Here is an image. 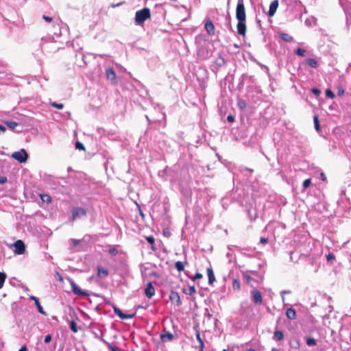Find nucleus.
<instances>
[{"instance_id": "052dcab7", "label": "nucleus", "mask_w": 351, "mask_h": 351, "mask_svg": "<svg viewBox=\"0 0 351 351\" xmlns=\"http://www.w3.org/2000/svg\"><path fill=\"white\" fill-rule=\"evenodd\" d=\"M120 5H121V3H117L116 5H112V7L115 8V7L119 6Z\"/></svg>"}, {"instance_id": "603ef678", "label": "nucleus", "mask_w": 351, "mask_h": 351, "mask_svg": "<svg viewBox=\"0 0 351 351\" xmlns=\"http://www.w3.org/2000/svg\"><path fill=\"white\" fill-rule=\"evenodd\" d=\"M71 241L72 242V243L74 246H77L80 243V240H77L75 239H71Z\"/></svg>"}, {"instance_id": "58836bf2", "label": "nucleus", "mask_w": 351, "mask_h": 351, "mask_svg": "<svg viewBox=\"0 0 351 351\" xmlns=\"http://www.w3.org/2000/svg\"><path fill=\"white\" fill-rule=\"evenodd\" d=\"M108 253L112 256H115L118 253V251L117 249L115 248H110L109 250H108Z\"/></svg>"}, {"instance_id": "f3484780", "label": "nucleus", "mask_w": 351, "mask_h": 351, "mask_svg": "<svg viewBox=\"0 0 351 351\" xmlns=\"http://www.w3.org/2000/svg\"><path fill=\"white\" fill-rule=\"evenodd\" d=\"M207 275L208 277V283L209 285H212L215 281V277L211 267L207 268Z\"/></svg>"}, {"instance_id": "6e6d98bb", "label": "nucleus", "mask_w": 351, "mask_h": 351, "mask_svg": "<svg viewBox=\"0 0 351 351\" xmlns=\"http://www.w3.org/2000/svg\"><path fill=\"white\" fill-rule=\"evenodd\" d=\"M6 131V128L2 125H0V134L4 133Z\"/></svg>"}, {"instance_id": "412c9836", "label": "nucleus", "mask_w": 351, "mask_h": 351, "mask_svg": "<svg viewBox=\"0 0 351 351\" xmlns=\"http://www.w3.org/2000/svg\"><path fill=\"white\" fill-rule=\"evenodd\" d=\"M280 37L282 40L286 42H291L293 40V37L286 33H280Z\"/></svg>"}, {"instance_id": "7c9ffc66", "label": "nucleus", "mask_w": 351, "mask_h": 351, "mask_svg": "<svg viewBox=\"0 0 351 351\" xmlns=\"http://www.w3.org/2000/svg\"><path fill=\"white\" fill-rule=\"evenodd\" d=\"M326 96L330 99H333L335 97L334 93L329 88L326 90Z\"/></svg>"}, {"instance_id": "4c0bfd02", "label": "nucleus", "mask_w": 351, "mask_h": 351, "mask_svg": "<svg viewBox=\"0 0 351 351\" xmlns=\"http://www.w3.org/2000/svg\"><path fill=\"white\" fill-rule=\"evenodd\" d=\"M238 106L240 108H245L246 106L245 102L243 100H239L238 101Z\"/></svg>"}, {"instance_id": "5fc2aeb1", "label": "nucleus", "mask_w": 351, "mask_h": 351, "mask_svg": "<svg viewBox=\"0 0 351 351\" xmlns=\"http://www.w3.org/2000/svg\"><path fill=\"white\" fill-rule=\"evenodd\" d=\"M227 120L228 122H233L234 119V117L232 115H228V117H227Z\"/></svg>"}, {"instance_id": "37998d69", "label": "nucleus", "mask_w": 351, "mask_h": 351, "mask_svg": "<svg viewBox=\"0 0 351 351\" xmlns=\"http://www.w3.org/2000/svg\"><path fill=\"white\" fill-rule=\"evenodd\" d=\"M290 293H291L290 291H282L280 292V295H281L282 300L283 302L285 301V294H289Z\"/></svg>"}, {"instance_id": "393cba45", "label": "nucleus", "mask_w": 351, "mask_h": 351, "mask_svg": "<svg viewBox=\"0 0 351 351\" xmlns=\"http://www.w3.org/2000/svg\"><path fill=\"white\" fill-rule=\"evenodd\" d=\"M306 50L302 48H298L295 50V53L299 56L303 57L305 56Z\"/></svg>"}, {"instance_id": "f704fd0d", "label": "nucleus", "mask_w": 351, "mask_h": 351, "mask_svg": "<svg viewBox=\"0 0 351 351\" xmlns=\"http://www.w3.org/2000/svg\"><path fill=\"white\" fill-rule=\"evenodd\" d=\"M51 106L57 108V109H62L64 107V105L60 103H56V102H51Z\"/></svg>"}, {"instance_id": "c9c22d12", "label": "nucleus", "mask_w": 351, "mask_h": 351, "mask_svg": "<svg viewBox=\"0 0 351 351\" xmlns=\"http://www.w3.org/2000/svg\"><path fill=\"white\" fill-rule=\"evenodd\" d=\"M232 286H233L234 289H237V290L240 289V287H241L240 282L238 280L234 279L233 280Z\"/></svg>"}, {"instance_id": "4d7b16f0", "label": "nucleus", "mask_w": 351, "mask_h": 351, "mask_svg": "<svg viewBox=\"0 0 351 351\" xmlns=\"http://www.w3.org/2000/svg\"><path fill=\"white\" fill-rule=\"evenodd\" d=\"M335 259V256L333 254H329L328 256H327V260L328 261H330V260H334Z\"/></svg>"}, {"instance_id": "de8ad7c7", "label": "nucleus", "mask_w": 351, "mask_h": 351, "mask_svg": "<svg viewBox=\"0 0 351 351\" xmlns=\"http://www.w3.org/2000/svg\"><path fill=\"white\" fill-rule=\"evenodd\" d=\"M243 278L247 282H250L252 280V278L247 274H243Z\"/></svg>"}, {"instance_id": "2eb2a0df", "label": "nucleus", "mask_w": 351, "mask_h": 351, "mask_svg": "<svg viewBox=\"0 0 351 351\" xmlns=\"http://www.w3.org/2000/svg\"><path fill=\"white\" fill-rule=\"evenodd\" d=\"M30 300H32L34 301V302H35V304H36V308H37L38 311L40 313H41V314H43V315H46V313H45V311L43 310V308L42 307V306L40 305V302H39L38 298H37L36 297H35V296H33V295H32V296H30Z\"/></svg>"}, {"instance_id": "4468645a", "label": "nucleus", "mask_w": 351, "mask_h": 351, "mask_svg": "<svg viewBox=\"0 0 351 351\" xmlns=\"http://www.w3.org/2000/svg\"><path fill=\"white\" fill-rule=\"evenodd\" d=\"M205 29L207 33L213 36L215 34V26L210 20H208L205 23Z\"/></svg>"}, {"instance_id": "4be33fe9", "label": "nucleus", "mask_w": 351, "mask_h": 351, "mask_svg": "<svg viewBox=\"0 0 351 351\" xmlns=\"http://www.w3.org/2000/svg\"><path fill=\"white\" fill-rule=\"evenodd\" d=\"M196 338L199 343V351H204V342L200 337V334H199V331H197V332H196Z\"/></svg>"}, {"instance_id": "3c124183", "label": "nucleus", "mask_w": 351, "mask_h": 351, "mask_svg": "<svg viewBox=\"0 0 351 351\" xmlns=\"http://www.w3.org/2000/svg\"><path fill=\"white\" fill-rule=\"evenodd\" d=\"M43 19L45 21H47V22H48V23H50V22H51V21H52V17H50V16H45V15H44V16H43Z\"/></svg>"}, {"instance_id": "473e14b6", "label": "nucleus", "mask_w": 351, "mask_h": 351, "mask_svg": "<svg viewBox=\"0 0 351 351\" xmlns=\"http://www.w3.org/2000/svg\"><path fill=\"white\" fill-rule=\"evenodd\" d=\"M75 148L79 150H85L84 145L80 141H77L75 144Z\"/></svg>"}, {"instance_id": "c85d7f7f", "label": "nucleus", "mask_w": 351, "mask_h": 351, "mask_svg": "<svg viewBox=\"0 0 351 351\" xmlns=\"http://www.w3.org/2000/svg\"><path fill=\"white\" fill-rule=\"evenodd\" d=\"M5 124L10 129H14L18 125V123L15 121H6Z\"/></svg>"}, {"instance_id": "864d4df0", "label": "nucleus", "mask_w": 351, "mask_h": 351, "mask_svg": "<svg viewBox=\"0 0 351 351\" xmlns=\"http://www.w3.org/2000/svg\"><path fill=\"white\" fill-rule=\"evenodd\" d=\"M147 241L150 244H153L154 243V239L152 237H147Z\"/></svg>"}, {"instance_id": "6e6552de", "label": "nucleus", "mask_w": 351, "mask_h": 351, "mask_svg": "<svg viewBox=\"0 0 351 351\" xmlns=\"http://www.w3.org/2000/svg\"><path fill=\"white\" fill-rule=\"evenodd\" d=\"M106 75L107 79L111 81L112 83H117V75L111 67H108L106 69Z\"/></svg>"}, {"instance_id": "f03ea898", "label": "nucleus", "mask_w": 351, "mask_h": 351, "mask_svg": "<svg viewBox=\"0 0 351 351\" xmlns=\"http://www.w3.org/2000/svg\"><path fill=\"white\" fill-rule=\"evenodd\" d=\"M236 18L237 21H246L245 9L243 0H238L236 8Z\"/></svg>"}, {"instance_id": "ea45409f", "label": "nucleus", "mask_w": 351, "mask_h": 351, "mask_svg": "<svg viewBox=\"0 0 351 351\" xmlns=\"http://www.w3.org/2000/svg\"><path fill=\"white\" fill-rule=\"evenodd\" d=\"M195 293V287L192 286V287H189V291L186 293L191 295Z\"/></svg>"}, {"instance_id": "39448f33", "label": "nucleus", "mask_w": 351, "mask_h": 351, "mask_svg": "<svg viewBox=\"0 0 351 351\" xmlns=\"http://www.w3.org/2000/svg\"><path fill=\"white\" fill-rule=\"evenodd\" d=\"M69 282H70V285L71 286V288H72V291L75 294V295H77L79 296H87L88 295V293L85 291H82L75 283V282L72 280V279H70L69 280Z\"/></svg>"}, {"instance_id": "dca6fc26", "label": "nucleus", "mask_w": 351, "mask_h": 351, "mask_svg": "<svg viewBox=\"0 0 351 351\" xmlns=\"http://www.w3.org/2000/svg\"><path fill=\"white\" fill-rule=\"evenodd\" d=\"M109 275V271L108 269L102 267H97V276L101 278H104L107 277Z\"/></svg>"}, {"instance_id": "5701e85b", "label": "nucleus", "mask_w": 351, "mask_h": 351, "mask_svg": "<svg viewBox=\"0 0 351 351\" xmlns=\"http://www.w3.org/2000/svg\"><path fill=\"white\" fill-rule=\"evenodd\" d=\"M175 268L178 271H182L184 269V265L182 262L181 261H177L175 263Z\"/></svg>"}, {"instance_id": "338daca9", "label": "nucleus", "mask_w": 351, "mask_h": 351, "mask_svg": "<svg viewBox=\"0 0 351 351\" xmlns=\"http://www.w3.org/2000/svg\"><path fill=\"white\" fill-rule=\"evenodd\" d=\"M341 93H343V90L339 92V95H341Z\"/></svg>"}, {"instance_id": "f8f14e48", "label": "nucleus", "mask_w": 351, "mask_h": 351, "mask_svg": "<svg viewBox=\"0 0 351 351\" xmlns=\"http://www.w3.org/2000/svg\"><path fill=\"white\" fill-rule=\"evenodd\" d=\"M169 299L172 302H176V304L178 306H180L182 304L180 295H179L178 293H177L176 291H171V292L170 295H169Z\"/></svg>"}, {"instance_id": "a211bd4d", "label": "nucleus", "mask_w": 351, "mask_h": 351, "mask_svg": "<svg viewBox=\"0 0 351 351\" xmlns=\"http://www.w3.org/2000/svg\"><path fill=\"white\" fill-rule=\"evenodd\" d=\"M286 315L289 319H295L296 318V312L292 308H287Z\"/></svg>"}, {"instance_id": "49530a36", "label": "nucleus", "mask_w": 351, "mask_h": 351, "mask_svg": "<svg viewBox=\"0 0 351 351\" xmlns=\"http://www.w3.org/2000/svg\"><path fill=\"white\" fill-rule=\"evenodd\" d=\"M51 335H47L45 336V343H48L51 341Z\"/></svg>"}, {"instance_id": "a18cd8bd", "label": "nucleus", "mask_w": 351, "mask_h": 351, "mask_svg": "<svg viewBox=\"0 0 351 351\" xmlns=\"http://www.w3.org/2000/svg\"><path fill=\"white\" fill-rule=\"evenodd\" d=\"M202 278V275L199 273H197L193 278V280H196Z\"/></svg>"}, {"instance_id": "774afa93", "label": "nucleus", "mask_w": 351, "mask_h": 351, "mask_svg": "<svg viewBox=\"0 0 351 351\" xmlns=\"http://www.w3.org/2000/svg\"><path fill=\"white\" fill-rule=\"evenodd\" d=\"M222 351H228V350L224 349Z\"/></svg>"}, {"instance_id": "72a5a7b5", "label": "nucleus", "mask_w": 351, "mask_h": 351, "mask_svg": "<svg viewBox=\"0 0 351 351\" xmlns=\"http://www.w3.org/2000/svg\"><path fill=\"white\" fill-rule=\"evenodd\" d=\"M70 328L74 332H77V324H76V323L75 322H73V321L71 322V323H70Z\"/></svg>"}, {"instance_id": "0e129e2a", "label": "nucleus", "mask_w": 351, "mask_h": 351, "mask_svg": "<svg viewBox=\"0 0 351 351\" xmlns=\"http://www.w3.org/2000/svg\"><path fill=\"white\" fill-rule=\"evenodd\" d=\"M271 351H278V350L276 348H273Z\"/></svg>"}, {"instance_id": "423d86ee", "label": "nucleus", "mask_w": 351, "mask_h": 351, "mask_svg": "<svg viewBox=\"0 0 351 351\" xmlns=\"http://www.w3.org/2000/svg\"><path fill=\"white\" fill-rule=\"evenodd\" d=\"M13 247L14 248V252L16 254H19V255L23 254H24V252L25 251V244H24L23 241H22L21 240L16 241L13 244Z\"/></svg>"}, {"instance_id": "aec40b11", "label": "nucleus", "mask_w": 351, "mask_h": 351, "mask_svg": "<svg viewBox=\"0 0 351 351\" xmlns=\"http://www.w3.org/2000/svg\"><path fill=\"white\" fill-rule=\"evenodd\" d=\"M306 62L308 65H309L312 68L316 69L318 67L317 61L313 58H307L306 60Z\"/></svg>"}, {"instance_id": "0eeeda50", "label": "nucleus", "mask_w": 351, "mask_h": 351, "mask_svg": "<svg viewBox=\"0 0 351 351\" xmlns=\"http://www.w3.org/2000/svg\"><path fill=\"white\" fill-rule=\"evenodd\" d=\"M252 300L255 304H261L263 299L261 293L256 289H253L251 291Z\"/></svg>"}, {"instance_id": "7ed1b4c3", "label": "nucleus", "mask_w": 351, "mask_h": 351, "mask_svg": "<svg viewBox=\"0 0 351 351\" xmlns=\"http://www.w3.org/2000/svg\"><path fill=\"white\" fill-rule=\"evenodd\" d=\"M12 157L19 162L23 163L26 162L28 154L24 149H22L20 151L12 153Z\"/></svg>"}, {"instance_id": "a878e982", "label": "nucleus", "mask_w": 351, "mask_h": 351, "mask_svg": "<svg viewBox=\"0 0 351 351\" xmlns=\"http://www.w3.org/2000/svg\"><path fill=\"white\" fill-rule=\"evenodd\" d=\"M313 121H314V124H315V128L317 131H319L320 130V125H319V119H318V117L317 116H314L313 117Z\"/></svg>"}, {"instance_id": "2f4dec72", "label": "nucleus", "mask_w": 351, "mask_h": 351, "mask_svg": "<svg viewBox=\"0 0 351 351\" xmlns=\"http://www.w3.org/2000/svg\"><path fill=\"white\" fill-rule=\"evenodd\" d=\"M41 199L43 202H51V197L49 195H47V194H43V195H41Z\"/></svg>"}, {"instance_id": "9b49d317", "label": "nucleus", "mask_w": 351, "mask_h": 351, "mask_svg": "<svg viewBox=\"0 0 351 351\" xmlns=\"http://www.w3.org/2000/svg\"><path fill=\"white\" fill-rule=\"evenodd\" d=\"M278 7V0H274L273 1L270 5H269V12H268V15L269 16H272L274 15V14L276 13V10Z\"/></svg>"}, {"instance_id": "13d9d810", "label": "nucleus", "mask_w": 351, "mask_h": 351, "mask_svg": "<svg viewBox=\"0 0 351 351\" xmlns=\"http://www.w3.org/2000/svg\"><path fill=\"white\" fill-rule=\"evenodd\" d=\"M19 351H27V348L26 346H23Z\"/></svg>"}, {"instance_id": "8fccbe9b", "label": "nucleus", "mask_w": 351, "mask_h": 351, "mask_svg": "<svg viewBox=\"0 0 351 351\" xmlns=\"http://www.w3.org/2000/svg\"><path fill=\"white\" fill-rule=\"evenodd\" d=\"M260 243L263 244V245H265L268 243V239L267 238H265V237H261V239H260Z\"/></svg>"}, {"instance_id": "b1692460", "label": "nucleus", "mask_w": 351, "mask_h": 351, "mask_svg": "<svg viewBox=\"0 0 351 351\" xmlns=\"http://www.w3.org/2000/svg\"><path fill=\"white\" fill-rule=\"evenodd\" d=\"M306 342L308 346H314L317 343L316 340L312 337H307Z\"/></svg>"}, {"instance_id": "f257e3e1", "label": "nucleus", "mask_w": 351, "mask_h": 351, "mask_svg": "<svg viewBox=\"0 0 351 351\" xmlns=\"http://www.w3.org/2000/svg\"><path fill=\"white\" fill-rule=\"evenodd\" d=\"M151 17L150 10L147 8H144L141 10H137L135 14L134 21L135 23L138 25H141L144 22Z\"/></svg>"}, {"instance_id": "c03bdc74", "label": "nucleus", "mask_w": 351, "mask_h": 351, "mask_svg": "<svg viewBox=\"0 0 351 351\" xmlns=\"http://www.w3.org/2000/svg\"><path fill=\"white\" fill-rule=\"evenodd\" d=\"M109 348L110 351H121V349L117 346H109Z\"/></svg>"}, {"instance_id": "a19ab883", "label": "nucleus", "mask_w": 351, "mask_h": 351, "mask_svg": "<svg viewBox=\"0 0 351 351\" xmlns=\"http://www.w3.org/2000/svg\"><path fill=\"white\" fill-rule=\"evenodd\" d=\"M134 316V314H123L122 319H132Z\"/></svg>"}, {"instance_id": "ddd939ff", "label": "nucleus", "mask_w": 351, "mask_h": 351, "mask_svg": "<svg viewBox=\"0 0 351 351\" xmlns=\"http://www.w3.org/2000/svg\"><path fill=\"white\" fill-rule=\"evenodd\" d=\"M160 339L162 341H172L173 335L169 331L164 330L160 334Z\"/></svg>"}, {"instance_id": "09e8293b", "label": "nucleus", "mask_w": 351, "mask_h": 351, "mask_svg": "<svg viewBox=\"0 0 351 351\" xmlns=\"http://www.w3.org/2000/svg\"><path fill=\"white\" fill-rule=\"evenodd\" d=\"M7 181H8V179L6 177L0 176V184H5V182H7Z\"/></svg>"}, {"instance_id": "20e7f679", "label": "nucleus", "mask_w": 351, "mask_h": 351, "mask_svg": "<svg viewBox=\"0 0 351 351\" xmlns=\"http://www.w3.org/2000/svg\"><path fill=\"white\" fill-rule=\"evenodd\" d=\"M72 220L75 221L86 215V210L80 207L74 208L72 211Z\"/></svg>"}, {"instance_id": "680f3d73", "label": "nucleus", "mask_w": 351, "mask_h": 351, "mask_svg": "<svg viewBox=\"0 0 351 351\" xmlns=\"http://www.w3.org/2000/svg\"><path fill=\"white\" fill-rule=\"evenodd\" d=\"M321 176H322V180H326V177L324 176V175L323 173H322Z\"/></svg>"}, {"instance_id": "69168bd1", "label": "nucleus", "mask_w": 351, "mask_h": 351, "mask_svg": "<svg viewBox=\"0 0 351 351\" xmlns=\"http://www.w3.org/2000/svg\"><path fill=\"white\" fill-rule=\"evenodd\" d=\"M341 93H343V90L339 92V95H341Z\"/></svg>"}, {"instance_id": "bb28decb", "label": "nucleus", "mask_w": 351, "mask_h": 351, "mask_svg": "<svg viewBox=\"0 0 351 351\" xmlns=\"http://www.w3.org/2000/svg\"><path fill=\"white\" fill-rule=\"evenodd\" d=\"M5 278V274L3 272H0V289L3 287Z\"/></svg>"}, {"instance_id": "c756f323", "label": "nucleus", "mask_w": 351, "mask_h": 351, "mask_svg": "<svg viewBox=\"0 0 351 351\" xmlns=\"http://www.w3.org/2000/svg\"><path fill=\"white\" fill-rule=\"evenodd\" d=\"M114 313L119 316L121 319H122L123 316V313L121 311V309H119V308L114 306Z\"/></svg>"}, {"instance_id": "79ce46f5", "label": "nucleus", "mask_w": 351, "mask_h": 351, "mask_svg": "<svg viewBox=\"0 0 351 351\" xmlns=\"http://www.w3.org/2000/svg\"><path fill=\"white\" fill-rule=\"evenodd\" d=\"M311 91L316 96H319L321 93V91L319 90V89H318L317 88H312Z\"/></svg>"}, {"instance_id": "cd10ccee", "label": "nucleus", "mask_w": 351, "mask_h": 351, "mask_svg": "<svg viewBox=\"0 0 351 351\" xmlns=\"http://www.w3.org/2000/svg\"><path fill=\"white\" fill-rule=\"evenodd\" d=\"M315 22H316V20L313 17H311V18H309V19H306L305 20V24L306 25H308V26H310V25H315Z\"/></svg>"}, {"instance_id": "e2e57ef3", "label": "nucleus", "mask_w": 351, "mask_h": 351, "mask_svg": "<svg viewBox=\"0 0 351 351\" xmlns=\"http://www.w3.org/2000/svg\"><path fill=\"white\" fill-rule=\"evenodd\" d=\"M248 351H256V350L255 349H254V348H250V349L248 350Z\"/></svg>"}, {"instance_id": "9d476101", "label": "nucleus", "mask_w": 351, "mask_h": 351, "mask_svg": "<svg viewBox=\"0 0 351 351\" xmlns=\"http://www.w3.org/2000/svg\"><path fill=\"white\" fill-rule=\"evenodd\" d=\"M145 294L148 298H151L155 295V289L152 282L147 284L145 289Z\"/></svg>"}, {"instance_id": "bf43d9fd", "label": "nucleus", "mask_w": 351, "mask_h": 351, "mask_svg": "<svg viewBox=\"0 0 351 351\" xmlns=\"http://www.w3.org/2000/svg\"><path fill=\"white\" fill-rule=\"evenodd\" d=\"M250 272H251V274H253V275H254V276H257V275H258V272H257V271H250Z\"/></svg>"}, {"instance_id": "e433bc0d", "label": "nucleus", "mask_w": 351, "mask_h": 351, "mask_svg": "<svg viewBox=\"0 0 351 351\" xmlns=\"http://www.w3.org/2000/svg\"><path fill=\"white\" fill-rule=\"evenodd\" d=\"M311 183V180L310 179H306L303 182L302 186L304 189H306L307 187H308L310 186Z\"/></svg>"}, {"instance_id": "1a4fd4ad", "label": "nucleus", "mask_w": 351, "mask_h": 351, "mask_svg": "<svg viewBox=\"0 0 351 351\" xmlns=\"http://www.w3.org/2000/svg\"><path fill=\"white\" fill-rule=\"evenodd\" d=\"M237 32L238 34L241 36H245L246 32V25L245 21H238L237 23Z\"/></svg>"}, {"instance_id": "6ab92c4d", "label": "nucleus", "mask_w": 351, "mask_h": 351, "mask_svg": "<svg viewBox=\"0 0 351 351\" xmlns=\"http://www.w3.org/2000/svg\"><path fill=\"white\" fill-rule=\"evenodd\" d=\"M284 335L283 332L280 330H276L274 333L273 339L275 341H280L283 339Z\"/></svg>"}]
</instances>
